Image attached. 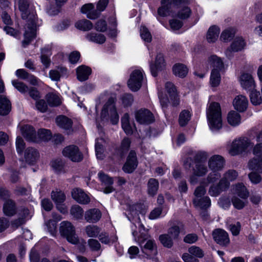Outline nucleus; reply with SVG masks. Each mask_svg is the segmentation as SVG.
Instances as JSON below:
<instances>
[{
  "label": "nucleus",
  "mask_w": 262,
  "mask_h": 262,
  "mask_svg": "<svg viewBox=\"0 0 262 262\" xmlns=\"http://www.w3.org/2000/svg\"><path fill=\"white\" fill-rule=\"evenodd\" d=\"M237 176V172L235 170L230 169L224 173L221 180L227 185V187L229 188L230 182L235 180Z\"/></svg>",
  "instance_id": "nucleus-34"
},
{
  "label": "nucleus",
  "mask_w": 262,
  "mask_h": 262,
  "mask_svg": "<svg viewBox=\"0 0 262 262\" xmlns=\"http://www.w3.org/2000/svg\"><path fill=\"white\" fill-rule=\"evenodd\" d=\"M256 141L252 150L254 157L249 161L248 167L250 170L262 173V132L257 136Z\"/></svg>",
  "instance_id": "nucleus-4"
},
{
  "label": "nucleus",
  "mask_w": 262,
  "mask_h": 262,
  "mask_svg": "<svg viewBox=\"0 0 262 262\" xmlns=\"http://www.w3.org/2000/svg\"><path fill=\"white\" fill-rule=\"evenodd\" d=\"M100 231V228L96 225H89L85 228V232L88 236L90 237H97Z\"/></svg>",
  "instance_id": "nucleus-44"
},
{
  "label": "nucleus",
  "mask_w": 262,
  "mask_h": 262,
  "mask_svg": "<svg viewBox=\"0 0 262 262\" xmlns=\"http://www.w3.org/2000/svg\"><path fill=\"white\" fill-rule=\"evenodd\" d=\"M102 118L107 119L110 118L111 121L113 124L118 123L119 121V115L115 105L114 99L110 98L107 102L104 105L101 113Z\"/></svg>",
  "instance_id": "nucleus-8"
},
{
  "label": "nucleus",
  "mask_w": 262,
  "mask_h": 262,
  "mask_svg": "<svg viewBox=\"0 0 262 262\" xmlns=\"http://www.w3.org/2000/svg\"><path fill=\"white\" fill-rule=\"evenodd\" d=\"M225 161L223 157L219 155L211 156L208 160V166L212 171L211 173H217L221 177V173L219 172L224 167Z\"/></svg>",
  "instance_id": "nucleus-11"
},
{
  "label": "nucleus",
  "mask_w": 262,
  "mask_h": 262,
  "mask_svg": "<svg viewBox=\"0 0 262 262\" xmlns=\"http://www.w3.org/2000/svg\"><path fill=\"white\" fill-rule=\"evenodd\" d=\"M220 179V176L217 173H209L206 178L202 179L200 182V185L194 191L195 198L203 197L206 192V188L208 185L216 182Z\"/></svg>",
  "instance_id": "nucleus-7"
},
{
  "label": "nucleus",
  "mask_w": 262,
  "mask_h": 262,
  "mask_svg": "<svg viewBox=\"0 0 262 262\" xmlns=\"http://www.w3.org/2000/svg\"><path fill=\"white\" fill-rule=\"evenodd\" d=\"M165 66V59L163 55L161 53H158L156 57V60L154 63H150V68L151 74L154 76H156L157 72L159 70L163 69Z\"/></svg>",
  "instance_id": "nucleus-17"
},
{
  "label": "nucleus",
  "mask_w": 262,
  "mask_h": 262,
  "mask_svg": "<svg viewBox=\"0 0 262 262\" xmlns=\"http://www.w3.org/2000/svg\"><path fill=\"white\" fill-rule=\"evenodd\" d=\"M182 227V225L181 223H177V225H173L170 228L168 231V234L171 236L173 239H176L178 237L180 228Z\"/></svg>",
  "instance_id": "nucleus-55"
},
{
  "label": "nucleus",
  "mask_w": 262,
  "mask_h": 262,
  "mask_svg": "<svg viewBox=\"0 0 262 262\" xmlns=\"http://www.w3.org/2000/svg\"><path fill=\"white\" fill-rule=\"evenodd\" d=\"M3 211L5 215L12 216L16 213L14 203L11 200L7 201L4 204Z\"/></svg>",
  "instance_id": "nucleus-41"
},
{
  "label": "nucleus",
  "mask_w": 262,
  "mask_h": 262,
  "mask_svg": "<svg viewBox=\"0 0 262 262\" xmlns=\"http://www.w3.org/2000/svg\"><path fill=\"white\" fill-rule=\"evenodd\" d=\"M227 120L232 126L238 125L241 122L240 115L235 111H231L228 115Z\"/></svg>",
  "instance_id": "nucleus-43"
},
{
  "label": "nucleus",
  "mask_w": 262,
  "mask_h": 262,
  "mask_svg": "<svg viewBox=\"0 0 262 262\" xmlns=\"http://www.w3.org/2000/svg\"><path fill=\"white\" fill-rule=\"evenodd\" d=\"M63 155L73 162H79L83 158L82 154L78 147L75 145H70L65 147L62 150Z\"/></svg>",
  "instance_id": "nucleus-13"
},
{
  "label": "nucleus",
  "mask_w": 262,
  "mask_h": 262,
  "mask_svg": "<svg viewBox=\"0 0 262 262\" xmlns=\"http://www.w3.org/2000/svg\"><path fill=\"white\" fill-rule=\"evenodd\" d=\"M101 215V212L99 209H91L85 212L84 219L88 223H96L100 220Z\"/></svg>",
  "instance_id": "nucleus-25"
},
{
  "label": "nucleus",
  "mask_w": 262,
  "mask_h": 262,
  "mask_svg": "<svg viewBox=\"0 0 262 262\" xmlns=\"http://www.w3.org/2000/svg\"><path fill=\"white\" fill-rule=\"evenodd\" d=\"M195 206L201 209H206L211 205V200L207 196H205L200 198H194L193 201Z\"/></svg>",
  "instance_id": "nucleus-35"
},
{
  "label": "nucleus",
  "mask_w": 262,
  "mask_h": 262,
  "mask_svg": "<svg viewBox=\"0 0 262 262\" xmlns=\"http://www.w3.org/2000/svg\"><path fill=\"white\" fill-rule=\"evenodd\" d=\"M76 72L78 79L83 81L88 79L91 74V69L86 66H81L77 68Z\"/></svg>",
  "instance_id": "nucleus-30"
},
{
  "label": "nucleus",
  "mask_w": 262,
  "mask_h": 262,
  "mask_svg": "<svg viewBox=\"0 0 262 262\" xmlns=\"http://www.w3.org/2000/svg\"><path fill=\"white\" fill-rule=\"evenodd\" d=\"M240 83L245 89L252 90L254 88L255 82L253 77L250 74L244 73L240 77Z\"/></svg>",
  "instance_id": "nucleus-26"
},
{
  "label": "nucleus",
  "mask_w": 262,
  "mask_h": 262,
  "mask_svg": "<svg viewBox=\"0 0 262 262\" xmlns=\"http://www.w3.org/2000/svg\"><path fill=\"white\" fill-rule=\"evenodd\" d=\"M208 125L212 130H216L222 127V118L220 105L217 102H211L207 110Z\"/></svg>",
  "instance_id": "nucleus-3"
},
{
  "label": "nucleus",
  "mask_w": 262,
  "mask_h": 262,
  "mask_svg": "<svg viewBox=\"0 0 262 262\" xmlns=\"http://www.w3.org/2000/svg\"><path fill=\"white\" fill-rule=\"evenodd\" d=\"M253 146L251 141L244 137L234 139L229 146L228 151L231 156H235L246 151Z\"/></svg>",
  "instance_id": "nucleus-6"
},
{
  "label": "nucleus",
  "mask_w": 262,
  "mask_h": 262,
  "mask_svg": "<svg viewBox=\"0 0 262 262\" xmlns=\"http://www.w3.org/2000/svg\"><path fill=\"white\" fill-rule=\"evenodd\" d=\"M138 165L136 153L131 150L127 157V161L123 167V170L126 173H132Z\"/></svg>",
  "instance_id": "nucleus-16"
},
{
  "label": "nucleus",
  "mask_w": 262,
  "mask_h": 262,
  "mask_svg": "<svg viewBox=\"0 0 262 262\" xmlns=\"http://www.w3.org/2000/svg\"><path fill=\"white\" fill-rule=\"evenodd\" d=\"M208 171L205 162H195L192 168V174L189 178V182L191 185H195L198 182V177L205 176Z\"/></svg>",
  "instance_id": "nucleus-10"
},
{
  "label": "nucleus",
  "mask_w": 262,
  "mask_h": 262,
  "mask_svg": "<svg viewBox=\"0 0 262 262\" xmlns=\"http://www.w3.org/2000/svg\"><path fill=\"white\" fill-rule=\"evenodd\" d=\"M143 80V75L140 70H135L130 75L128 81V86L133 91H137L141 88Z\"/></svg>",
  "instance_id": "nucleus-12"
},
{
  "label": "nucleus",
  "mask_w": 262,
  "mask_h": 262,
  "mask_svg": "<svg viewBox=\"0 0 262 262\" xmlns=\"http://www.w3.org/2000/svg\"><path fill=\"white\" fill-rule=\"evenodd\" d=\"M246 46V42L241 37H236L231 43L230 47L227 49L225 54L227 57L230 58L233 56V53L243 50Z\"/></svg>",
  "instance_id": "nucleus-14"
},
{
  "label": "nucleus",
  "mask_w": 262,
  "mask_h": 262,
  "mask_svg": "<svg viewBox=\"0 0 262 262\" xmlns=\"http://www.w3.org/2000/svg\"><path fill=\"white\" fill-rule=\"evenodd\" d=\"M235 31L233 28H228L222 32L220 39L224 42L230 41L234 37Z\"/></svg>",
  "instance_id": "nucleus-49"
},
{
  "label": "nucleus",
  "mask_w": 262,
  "mask_h": 262,
  "mask_svg": "<svg viewBox=\"0 0 262 262\" xmlns=\"http://www.w3.org/2000/svg\"><path fill=\"white\" fill-rule=\"evenodd\" d=\"M88 244L92 251H98L100 249V244L97 239L90 238L88 240Z\"/></svg>",
  "instance_id": "nucleus-64"
},
{
  "label": "nucleus",
  "mask_w": 262,
  "mask_h": 262,
  "mask_svg": "<svg viewBox=\"0 0 262 262\" xmlns=\"http://www.w3.org/2000/svg\"><path fill=\"white\" fill-rule=\"evenodd\" d=\"M248 100L244 95H239L235 97L233 101L234 108L239 112H244L247 108Z\"/></svg>",
  "instance_id": "nucleus-23"
},
{
  "label": "nucleus",
  "mask_w": 262,
  "mask_h": 262,
  "mask_svg": "<svg viewBox=\"0 0 262 262\" xmlns=\"http://www.w3.org/2000/svg\"><path fill=\"white\" fill-rule=\"evenodd\" d=\"M220 28L216 26L210 27L208 31L206 38L208 42H214L218 38Z\"/></svg>",
  "instance_id": "nucleus-36"
},
{
  "label": "nucleus",
  "mask_w": 262,
  "mask_h": 262,
  "mask_svg": "<svg viewBox=\"0 0 262 262\" xmlns=\"http://www.w3.org/2000/svg\"><path fill=\"white\" fill-rule=\"evenodd\" d=\"M42 55L41 56V61L42 63L46 67L48 68L50 66L51 61L49 58V56L51 55V53L49 50L46 51V49L42 50Z\"/></svg>",
  "instance_id": "nucleus-60"
},
{
  "label": "nucleus",
  "mask_w": 262,
  "mask_h": 262,
  "mask_svg": "<svg viewBox=\"0 0 262 262\" xmlns=\"http://www.w3.org/2000/svg\"><path fill=\"white\" fill-rule=\"evenodd\" d=\"M250 100L251 103L254 105H257L260 104L262 102L260 93L256 91H253L250 95Z\"/></svg>",
  "instance_id": "nucleus-59"
},
{
  "label": "nucleus",
  "mask_w": 262,
  "mask_h": 262,
  "mask_svg": "<svg viewBox=\"0 0 262 262\" xmlns=\"http://www.w3.org/2000/svg\"><path fill=\"white\" fill-rule=\"evenodd\" d=\"M232 192L234 195L239 196L241 199H247L249 196V192L246 187L242 183L233 186Z\"/></svg>",
  "instance_id": "nucleus-28"
},
{
  "label": "nucleus",
  "mask_w": 262,
  "mask_h": 262,
  "mask_svg": "<svg viewBox=\"0 0 262 262\" xmlns=\"http://www.w3.org/2000/svg\"><path fill=\"white\" fill-rule=\"evenodd\" d=\"M135 117L137 121L140 124H149L154 121L152 114L146 109H141L137 111Z\"/></svg>",
  "instance_id": "nucleus-15"
},
{
  "label": "nucleus",
  "mask_w": 262,
  "mask_h": 262,
  "mask_svg": "<svg viewBox=\"0 0 262 262\" xmlns=\"http://www.w3.org/2000/svg\"><path fill=\"white\" fill-rule=\"evenodd\" d=\"M212 235L215 241L220 245L226 246L229 243L228 234L224 230L216 229L213 232Z\"/></svg>",
  "instance_id": "nucleus-21"
},
{
  "label": "nucleus",
  "mask_w": 262,
  "mask_h": 262,
  "mask_svg": "<svg viewBox=\"0 0 262 262\" xmlns=\"http://www.w3.org/2000/svg\"><path fill=\"white\" fill-rule=\"evenodd\" d=\"M51 166L56 172H60L62 171L63 163L61 160L56 159L52 161Z\"/></svg>",
  "instance_id": "nucleus-63"
},
{
  "label": "nucleus",
  "mask_w": 262,
  "mask_h": 262,
  "mask_svg": "<svg viewBox=\"0 0 262 262\" xmlns=\"http://www.w3.org/2000/svg\"><path fill=\"white\" fill-rule=\"evenodd\" d=\"M21 134L28 141L38 142V139L34 128L29 125H24L20 127Z\"/></svg>",
  "instance_id": "nucleus-18"
},
{
  "label": "nucleus",
  "mask_w": 262,
  "mask_h": 262,
  "mask_svg": "<svg viewBox=\"0 0 262 262\" xmlns=\"http://www.w3.org/2000/svg\"><path fill=\"white\" fill-rule=\"evenodd\" d=\"M56 122L58 126L65 129H69L72 126V120L66 116H59L56 118Z\"/></svg>",
  "instance_id": "nucleus-42"
},
{
  "label": "nucleus",
  "mask_w": 262,
  "mask_h": 262,
  "mask_svg": "<svg viewBox=\"0 0 262 262\" xmlns=\"http://www.w3.org/2000/svg\"><path fill=\"white\" fill-rule=\"evenodd\" d=\"M72 196L77 202L82 204H87L90 202V198L83 190L80 188H74L72 191Z\"/></svg>",
  "instance_id": "nucleus-19"
},
{
  "label": "nucleus",
  "mask_w": 262,
  "mask_h": 262,
  "mask_svg": "<svg viewBox=\"0 0 262 262\" xmlns=\"http://www.w3.org/2000/svg\"><path fill=\"white\" fill-rule=\"evenodd\" d=\"M165 89L169 94L170 96L173 98V105L177 106L179 103V99L177 98L178 94L176 86L174 84L170 82H167L165 83Z\"/></svg>",
  "instance_id": "nucleus-33"
},
{
  "label": "nucleus",
  "mask_w": 262,
  "mask_h": 262,
  "mask_svg": "<svg viewBox=\"0 0 262 262\" xmlns=\"http://www.w3.org/2000/svg\"><path fill=\"white\" fill-rule=\"evenodd\" d=\"M221 80V72L211 71L210 77V84L211 87H216L219 85Z\"/></svg>",
  "instance_id": "nucleus-48"
},
{
  "label": "nucleus",
  "mask_w": 262,
  "mask_h": 262,
  "mask_svg": "<svg viewBox=\"0 0 262 262\" xmlns=\"http://www.w3.org/2000/svg\"><path fill=\"white\" fill-rule=\"evenodd\" d=\"M214 183H211L208 190V193L211 196H217L222 192L228 189L227 185L221 179L217 184H214Z\"/></svg>",
  "instance_id": "nucleus-22"
},
{
  "label": "nucleus",
  "mask_w": 262,
  "mask_h": 262,
  "mask_svg": "<svg viewBox=\"0 0 262 262\" xmlns=\"http://www.w3.org/2000/svg\"><path fill=\"white\" fill-rule=\"evenodd\" d=\"M18 7L21 12V16L24 19H28V24L25 27L24 40L23 46L25 47L31 40L35 37L36 25V15L34 13H30L29 10V3L27 0H19Z\"/></svg>",
  "instance_id": "nucleus-2"
},
{
  "label": "nucleus",
  "mask_w": 262,
  "mask_h": 262,
  "mask_svg": "<svg viewBox=\"0 0 262 262\" xmlns=\"http://www.w3.org/2000/svg\"><path fill=\"white\" fill-rule=\"evenodd\" d=\"M94 5L92 3L84 5L81 8V12L86 14L87 17L92 19L97 18L99 14L94 10Z\"/></svg>",
  "instance_id": "nucleus-29"
},
{
  "label": "nucleus",
  "mask_w": 262,
  "mask_h": 262,
  "mask_svg": "<svg viewBox=\"0 0 262 262\" xmlns=\"http://www.w3.org/2000/svg\"><path fill=\"white\" fill-rule=\"evenodd\" d=\"M85 37L90 41L100 44L104 43L106 40V38L104 35L96 33H88L86 34Z\"/></svg>",
  "instance_id": "nucleus-40"
},
{
  "label": "nucleus",
  "mask_w": 262,
  "mask_h": 262,
  "mask_svg": "<svg viewBox=\"0 0 262 262\" xmlns=\"http://www.w3.org/2000/svg\"><path fill=\"white\" fill-rule=\"evenodd\" d=\"M51 197L56 205L62 204L66 200L64 193L62 191L57 189L53 190L51 192Z\"/></svg>",
  "instance_id": "nucleus-39"
},
{
  "label": "nucleus",
  "mask_w": 262,
  "mask_h": 262,
  "mask_svg": "<svg viewBox=\"0 0 262 262\" xmlns=\"http://www.w3.org/2000/svg\"><path fill=\"white\" fill-rule=\"evenodd\" d=\"M60 232L65 237L67 241L72 244H77L78 243V237L77 236L75 227L69 222L63 221L60 223Z\"/></svg>",
  "instance_id": "nucleus-9"
},
{
  "label": "nucleus",
  "mask_w": 262,
  "mask_h": 262,
  "mask_svg": "<svg viewBox=\"0 0 262 262\" xmlns=\"http://www.w3.org/2000/svg\"><path fill=\"white\" fill-rule=\"evenodd\" d=\"M159 188V182L155 179H150L148 182V192L151 196L155 195Z\"/></svg>",
  "instance_id": "nucleus-47"
},
{
  "label": "nucleus",
  "mask_w": 262,
  "mask_h": 262,
  "mask_svg": "<svg viewBox=\"0 0 262 262\" xmlns=\"http://www.w3.org/2000/svg\"><path fill=\"white\" fill-rule=\"evenodd\" d=\"M12 84L14 87L21 93H24L28 91V88L23 82L16 80L12 81Z\"/></svg>",
  "instance_id": "nucleus-62"
},
{
  "label": "nucleus",
  "mask_w": 262,
  "mask_h": 262,
  "mask_svg": "<svg viewBox=\"0 0 262 262\" xmlns=\"http://www.w3.org/2000/svg\"><path fill=\"white\" fill-rule=\"evenodd\" d=\"M66 74V69L63 67H57L49 72V77L52 80L59 81L60 77Z\"/></svg>",
  "instance_id": "nucleus-37"
},
{
  "label": "nucleus",
  "mask_w": 262,
  "mask_h": 262,
  "mask_svg": "<svg viewBox=\"0 0 262 262\" xmlns=\"http://www.w3.org/2000/svg\"><path fill=\"white\" fill-rule=\"evenodd\" d=\"M172 71L176 76L183 78L187 75L188 69L185 65L182 63H176L173 66Z\"/></svg>",
  "instance_id": "nucleus-32"
},
{
  "label": "nucleus",
  "mask_w": 262,
  "mask_h": 262,
  "mask_svg": "<svg viewBox=\"0 0 262 262\" xmlns=\"http://www.w3.org/2000/svg\"><path fill=\"white\" fill-rule=\"evenodd\" d=\"M173 238L168 234L161 235L159 240L162 244L166 247L170 248L173 245Z\"/></svg>",
  "instance_id": "nucleus-56"
},
{
  "label": "nucleus",
  "mask_w": 262,
  "mask_h": 262,
  "mask_svg": "<svg viewBox=\"0 0 262 262\" xmlns=\"http://www.w3.org/2000/svg\"><path fill=\"white\" fill-rule=\"evenodd\" d=\"M190 0H162V6L158 9V14L162 17L170 15L181 19L189 17L190 9L187 6Z\"/></svg>",
  "instance_id": "nucleus-1"
},
{
  "label": "nucleus",
  "mask_w": 262,
  "mask_h": 262,
  "mask_svg": "<svg viewBox=\"0 0 262 262\" xmlns=\"http://www.w3.org/2000/svg\"><path fill=\"white\" fill-rule=\"evenodd\" d=\"M140 35L142 39L147 42L151 40V35L148 29L144 26H142L140 29Z\"/></svg>",
  "instance_id": "nucleus-61"
},
{
  "label": "nucleus",
  "mask_w": 262,
  "mask_h": 262,
  "mask_svg": "<svg viewBox=\"0 0 262 262\" xmlns=\"http://www.w3.org/2000/svg\"><path fill=\"white\" fill-rule=\"evenodd\" d=\"M98 176L102 185L105 186L103 192L107 194L113 192L114 190L112 186L113 184V179L102 172H100L98 173Z\"/></svg>",
  "instance_id": "nucleus-24"
},
{
  "label": "nucleus",
  "mask_w": 262,
  "mask_h": 262,
  "mask_svg": "<svg viewBox=\"0 0 262 262\" xmlns=\"http://www.w3.org/2000/svg\"><path fill=\"white\" fill-rule=\"evenodd\" d=\"M122 128L127 135H132L133 133V127L131 125L128 114H125L121 118Z\"/></svg>",
  "instance_id": "nucleus-38"
},
{
  "label": "nucleus",
  "mask_w": 262,
  "mask_h": 262,
  "mask_svg": "<svg viewBox=\"0 0 262 262\" xmlns=\"http://www.w3.org/2000/svg\"><path fill=\"white\" fill-rule=\"evenodd\" d=\"M52 134L49 130L46 129H40L38 130L37 134V137L39 141H47L51 139Z\"/></svg>",
  "instance_id": "nucleus-52"
},
{
  "label": "nucleus",
  "mask_w": 262,
  "mask_h": 262,
  "mask_svg": "<svg viewBox=\"0 0 262 262\" xmlns=\"http://www.w3.org/2000/svg\"><path fill=\"white\" fill-rule=\"evenodd\" d=\"M75 27L80 30L86 31L91 30L93 25L90 20L83 19L77 21L75 24Z\"/></svg>",
  "instance_id": "nucleus-46"
},
{
  "label": "nucleus",
  "mask_w": 262,
  "mask_h": 262,
  "mask_svg": "<svg viewBox=\"0 0 262 262\" xmlns=\"http://www.w3.org/2000/svg\"><path fill=\"white\" fill-rule=\"evenodd\" d=\"M141 229L140 230V234L136 238L137 233L135 231L133 232V236L135 237L138 243L140 244L143 252L146 253L147 251H152L156 248V245L154 240L148 239L149 237L147 232L145 230L143 225H140Z\"/></svg>",
  "instance_id": "nucleus-5"
},
{
  "label": "nucleus",
  "mask_w": 262,
  "mask_h": 262,
  "mask_svg": "<svg viewBox=\"0 0 262 262\" xmlns=\"http://www.w3.org/2000/svg\"><path fill=\"white\" fill-rule=\"evenodd\" d=\"M104 140L102 138L97 139L95 144V150L97 158L101 159L103 157V143H104Z\"/></svg>",
  "instance_id": "nucleus-50"
},
{
  "label": "nucleus",
  "mask_w": 262,
  "mask_h": 262,
  "mask_svg": "<svg viewBox=\"0 0 262 262\" xmlns=\"http://www.w3.org/2000/svg\"><path fill=\"white\" fill-rule=\"evenodd\" d=\"M40 155L38 151L33 147L27 148L24 152V158L29 164H34L39 160Z\"/></svg>",
  "instance_id": "nucleus-20"
},
{
  "label": "nucleus",
  "mask_w": 262,
  "mask_h": 262,
  "mask_svg": "<svg viewBox=\"0 0 262 262\" xmlns=\"http://www.w3.org/2000/svg\"><path fill=\"white\" fill-rule=\"evenodd\" d=\"M70 213L74 218L81 219L83 215V210L80 206L75 205L72 206L70 210Z\"/></svg>",
  "instance_id": "nucleus-53"
},
{
  "label": "nucleus",
  "mask_w": 262,
  "mask_h": 262,
  "mask_svg": "<svg viewBox=\"0 0 262 262\" xmlns=\"http://www.w3.org/2000/svg\"><path fill=\"white\" fill-rule=\"evenodd\" d=\"M231 201L233 206L239 210L243 208L247 203V199L238 198L235 195L232 197Z\"/></svg>",
  "instance_id": "nucleus-54"
},
{
  "label": "nucleus",
  "mask_w": 262,
  "mask_h": 262,
  "mask_svg": "<svg viewBox=\"0 0 262 262\" xmlns=\"http://www.w3.org/2000/svg\"><path fill=\"white\" fill-rule=\"evenodd\" d=\"M191 118V114L187 110H183L179 116V124L181 126H185Z\"/></svg>",
  "instance_id": "nucleus-51"
},
{
  "label": "nucleus",
  "mask_w": 262,
  "mask_h": 262,
  "mask_svg": "<svg viewBox=\"0 0 262 262\" xmlns=\"http://www.w3.org/2000/svg\"><path fill=\"white\" fill-rule=\"evenodd\" d=\"M208 62L212 71L221 72L224 69V64L222 59L216 55H212L209 58Z\"/></svg>",
  "instance_id": "nucleus-27"
},
{
  "label": "nucleus",
  "mask_w": 262,
  "mask_h": 262,
  "mask_svg": "<svg viewBox=\"0 0 262 262\" xmlns=\"http://www.w3.org/2000/svg\"><path fill=\"white\" fill-rule=\"evenodd\" d=\"M130 144L131 140L129 138H124L121 141L120 145L118 148V152L120 155L126 154L129 149Z\"/></svg>",
  "instance_id": "nucleus-45"
},
{
  "label": "nucleus",
  "mask_w": 262,
  "mask_h": 262,
  "mask_svg": "<svg viewBox=\"0 0 262 262\" xmlns=\"http://www.w3.org/2000/svg\"><path fill=\"white\" fill-rule=\"evenodd\" d=\"M47 101L49 105L51 106H58L61 102L59 96L54 94L48 95Z\"/></svg>",
  "instance_id": "nucleus-58"
},
{
  "label": "nucleus",
  "mask_w": 262,
  "mask_h": 262,
  "mask_svg": "<svg viewBox=\"0 0 262 262\" xmlns=\"http://www.w3.org/2000/svg\"><path fill=\"white\" fill-rule=\"evenodd\" d=\"M188 253L195 258H201L204 256L203 251L198 247L192 246L188 250Z\"/></svg>",
  "instance_id": "nucleus-57"
},
{
  "label": "nucleus",
  "mask_w": 262,
  "mask_h": 262,
  "mask_svg": "<svg viewBox=\"0 0 262 262\" xmlns=\"http://www.w3.org/2000/svg\"><path fill=\"white\" fill-rule=\"evenodd\" d=\"M11 105L10 101L6 97L0 96V115H8L11 111Z\"/></svg>",
  "instance_id": "nucleus-31"
}]
</instances>
